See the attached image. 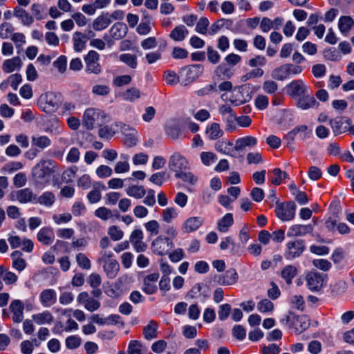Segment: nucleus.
I'll list each match as a JSON object with an SVG mask.
<instances>
[{"mask_svg": "<svg viewBox=\"0 0 354 354\" xmlns=\"http://www.w3.org/2000/svg\"><path fill=\"white\" fill-rule=\"evenodd\" d=\"M55 162L42 160L32 169V175L37 185H45L50 181L51 174L55 171Z\"/></svg>", "mask_w": 354, "mask_h": 354, "instance_id": "obj_1", "label": "nucleus"}, {"mask_svg": "<svg viewBox=\"0 0 354 354\" xmlns=\"http://www.w3.org/2000/svg\"><path fill=\"white\" fill-rule=\"evenodd\" d=\"M168 167L174 176L180 174L185 170H189L190 164L189 160L180 153L174 152L169 158Z\"/></svg>", "mask_w": 354, "mask_h": 354, "instance_id": "obj_2", "label": "nucleus"}, {"mask_svg": "<svg viewBox=\"0 0 354 354\" xmlns=\"http://www.w3.org/2000/svg\"><path fill=\"white\" fill-rule=\"evenodd\" d=\"M85 72L88 75H98L102 73V66L99 62L100 55L95 50H90L84 56Z\"/></svg>", "mask_w": 354, "mask_h": 354, "instance_id": "obj_3", "label": "nucleus"}, {"mask_svg": "<svg viewBox=\"0 0 354 354\" xmlns=\"http://www.w3.org/2000/svg\"><path fill=\"white\" fill-rule=\"evenodd\" d=\"M59 103L57 95L53 92L41 95L38 101L39 108L47 113L55 112L59 107Z\"/></svg>", "mask_w": 354, "mask_h": 354, "instance_id": "obj_4", "label": "nucleus"}, {"mask_svg": "<svg viewBox=\"0 0 354 354\" xmlns=\"http://www.w3.org/2000/svg\"><path fill=\"white\" fill-rule=\"evenodd\" d=\"M296 205L294 202L277 203L276 216L282 221L292 220L295 216Z\"/></svg>", "mask_w": 354, "mask_h": 354, "instance_id": "obj_5", "label": "nucleus"}, {"mask_svg": "<svg viewBox=\"0 0 354 354\" xmlns=\"http://www.w3.org/2000/svg\"><path fill=\"white\" fill-rule=\"evenodd\" d=\"M174 247V244L169 237L160 235L151 243V250L154 254L164 256Z\"/></svg>", "mask_w": 354, "mask_h": 354, "instance_id": "obj_6", "label": "nucleus"}, {"mask_svg": "<svg viewBox=\"0 0 354 354\" xmlns=\"http://www.w3.org/2000/svg\"><path fill=\"white\" fill-rule=\"evenodd\" d=\"M203 71V67L201 64H194L183 68L179 72L182 84L187 85L189 83L195 81L201 75Z\"/></svg>", "mask_w": 354, "mask_h": 354, "instance_id": "obj_7", "label": "nucleus"}, {"mask_svg": "<svg viewBox=\"0 0 354 354\" xmlns=\"http://www.w3.org/2000/svg\"><path fill=\"white\" fill-rule=\"evenodd\" d=\"M103 112L93 108L87 109L83 115V124L87 129H93L95 125H100V118Z\"/></svg>", "mask_w": 354, "mask_h": 354, "instance_id": "obj_8", "label": "nucleus"}, {"mask_svg": "<svg viewBox=\"0 0 354 354\" xmlns=\"http://www.w3.org/2000/svg\"><path fill=\"white\" fill-rule=\"evenodd\" d=\"M304 249V241L297 239L290 241L286 244V250L284 256L287 259L292 260L299 257L303 253Z\"/></svg>", "mask_w": 354, "mask_h": 354, "instance_id": "obj_9", "label": "nucleus"}, {"mask_svg": "<svg viewBox=\"0 0 354 354\" xmlns=\"http://www.w3.org/2000/svg\"><path fill=\"white\" fill-rule=\"evenodd\" d=\"M335 136L347 131L348 125L351 124V119L348 117H339L332 119L329 122Z\"/></svg>", "mask_w": 354, "mask_h": 354, "instance_id": "obj_10", "label": "nucleus"}, {"mask_svg": "<svg viewBox=\"0 0 354 354\" xmlns=\"http://www.w3.org/2000/svg\"><path fill=\"white\" fill-rule=\"evenodd\" d=\"M318 105L319 103L309 91L296 100V106L303 111L316 108Z\"/></svg>", "mask_w": 354, "mask_h": 354, "instance_id": "obj_11", "label": "nucleus"}, {"mask_svg": "<svg viewBox=\"0 0 354 354\" xmlns=\"http://www.w3.org/2000/svg\"><path fill=\"white\" fill-rule=\"evenodd\" d=\"M288 88L289 89V95L295 100L309 91V88L301 80L291 82L288 85Z\"/></svg>", "mask_w": 354, "mask_h": 354, "instance_id": "obj_12", "label": "nucleus"}, {"mask_svg": "<svg viewBox=\"0 0 354 354\" xmlns=\"http://www.w3.org/2000/svg\"><path fill=\"white\" fill-rule=\"evenodd\" d=\"M77 301L78 303L83 304L84 308L91 312L97 310L100 306V301L91 297L86 292H80L77 296Z\"/></svg>", "mask_w": 354, "mask_h": 354, "instance_id": "obj_13", "label": "nucleus"}, {"mask_svg": "<svg viewBox=\"0 0 354 354\" xmlns=\"http://www.w3.org/2000/svg\"><path fill=\"white\" fill-rule=\"evenodd\" d=\"M160 277L159 273L154 272L146 276L143 279L142 290L147 295H152L157 291L156 282Z\"/></svg>", "mask_w": 354, "mask_h": 354, "instance_id": "obj_14", "label": "nucleus"}, {"mask_svg": "<svg viewBox=\"0 0 354 354\" xmlns=\"http://www.w3.org/2000/svg\"><path fill=\"white\" fill-rule=\"evenodd\" d=\"M143 232L140 229L134 230L129 237V241L137 252H144L147 249V244L142 241Z\"/></svg>", "mask_w": 354, "mask_h": 354, "instance_id": "obj_15", "label": "nucleus"}, {"mask_svg": "<svg viewBox=\"0 0 354 354\" xmlns=\"http://www.w3.org/2000/svg\"><path fill=\"white\" fill-rule=\"evenodd\" d=\"M306 280L310 290L317 291L322 287L324 278L320 273L311 271L306 274Z\"/></svg>", "mask_w": 354, "mask_h": 354, "instance_id": "obj_16", "label": "nucleus"}, {"mask_svg": "<svg viewBox=\"0 0 354 354\" xmlns=\"http://www.w3.org/2000/svg\"><path fill=\"white\" fill-rule=\"evenodd\" d=\"M15 198L21 203H36L37 195L29 188H25L11 194V198Z\"/></svg>", "mask_w": 354, "mask_h": 354, "instance_id": "obj_17", "label": "nucleus"}, {"mask_svg": "<svg viewBox=\"0 0 354 354\" xmlns=\"http://www.w3.org/2000/svg\"><path fill=\"white\" fill-rule=\"evenodd\" d=\"M313 230L312 225L295 224L291 225L287 232L288 237L304 236L307 234H310Z\"/></svg>", "mask_w": 354, "mask_h": 354, "instance_id": "obj_18", "label": "nucleus"}, {"mask_svg": "<svg viewBox=\"0 0 354 354\" xmlns=\"http://www.w3.org/2000/svg\"><path fill=\"white\" fill-rule=\"evenodd\" d=\"M121 131L124 136V142L127 147H132L137 144V131L135 129L130 127L129 125L122 124Z\"/></svg>", "mask_w": 354, "mask_h": 354, "instance_id": "obj_19", "label": "nucleus"}, {"mask_svg": "<svg viewBox=\"0 0 354 354\" xmlns=\"http://www.w3.org/2000/svg\"><path fill=\"white\" fill-rule=\"evenodd\" d=\"M24 305L19 299L13 300L10 304V310L12 313V320L16 323L22 322L24 319Z\"/></svg>", "mask_w": 354, "mask_h": 354, "instance_id": "obj_20", "label": "nucleus"}, {"mask_svg": "<svg viewBox=\"0 0 354 354\" xmlns=\"http://www.w3.org/2000/svg\"><path fill=\"white\" fill-rule=\"evenodd\" d=\"M13 15L25 26H30L34 22L33 17L20 6L14 8Z\"/></svg>", "mask_w": 354, "mask_h": 354, "instance_id": "obj_21", "label": "nucleus"}, {"mask_svg": "<svg viewBox=\"0 0 354 354\" xmlns=\"http://www.w3.org/2000/svg\"><path fill=\"white\" fill-rule=\"evenodd\" d=\"M203 223V219L200 216H193L186 219L182 225V230L185 233L197 230Z\"/></svg>", "mask_w": 354, "mask_h": 354, "instance_id": "obj_22", "label": "nucleus"}, {"mask_svg": "<svg viewBox=\"0 0 354 354\" xmlns=\"http://www.w3.org/2000/svg\"><path fill=\"white\" fill-rule=\"evenodd\" d=\"M238 280V274L235 269L230 268L219 276L218 283L223 286L234 284Z\"/></svg>", "mask_w": 354, "mask_h": 354, "instance_id": "obj_23", "label": "nucleus"}, {"mask_svg": "<svg viewBox=\"0 0 354 354\" xmlns=\"http://www.w3.org/2000/svg\"><path fill=\"white\" fill-rule=\"evenodd\" d=\"M89 37L80 31L75 32L73 35V49L77 53L82 52L86 48V44Z\"/></svg>", "mask_w": 354, "mask_h": 354, "instance_id": "obj_24", "label": "nucleus"}, {"mask_svg": "<svg viewBox=\"0 0 354 354\" xmlns=\"http://www.w3.org/2000/svg\"><path fill=\"white\" fill-rule=\"evenodd\" d=\"M257 139L253 136H245L239 138L235 142L234 150L235 151H243L246 147L252 148L257 145Z\"/></svg>", "mask_w": 354, "mask_h": 354, "instance_id": "obj_25", "label": "nucleus"}, {"mask_svg": "<svg viewBox=\"0 0 354 354\" xmlns=\"http://www.w3.org/2000/svg\"><path fill=\"white\" fill-rule=\"evenodd\" d=\"M38 241L44 245H50L54 239L55 234L50 227H45L39 230L37 235Z\"/></svg>", "mask_w": 354, "mask_h": 354, "instance_id": "obj_26", "label": "nucleus"}, {"mask_svg": "<svg viewBox=\"0 0 354 354\" xmlns=\"http://www.w3.org/2000/svg\"><path fill=\"white\" fill-rule=\"evenodd\" d=\"M39 300L44 307H50L57 301L56 292L53 289H46L39 295Z\"/></svg>", "mask_w": 354, "mask_h": 354, "instance_id": "obj_27", "label": "nucleus"}, {"mask_svg": "<svg viewBox=\"0 0 354 354\" xmlns=\"http://www.w3.org/2000/svg\"><path fill=\"white\" fill-rule=\"evenodd\" d=\"M31 143L38 151H41L50 146L51 140L46 136L36 134L31 137Z\"/></svg>", "mask_w": 354, "mask_h": 354, "instance_id": "obj_28", "label": "nucleus"}, {"mask_svg": "<svg viewBox=\"0 0 354 354\" xmlns=\"http://www.w3.org/2000/svg\"><path fill=\"white\" fill-rule=\"evenodd\" d=\"M338 28L343 35L347 36L354 28V20L349 16H342L339 19Z\"/></svg>", "mask_w": 354, "mask_h": 354, "instance_id": "obj_29", "label": "nucleus"}, {"mask_svg": "<svg viewBox=\"0 0 354 354\" xmlns=\"http://www.w3.org/2000/svg\"><path fill=\"white\" fill-rule=\"evenodd\" d=\"M10 257L12 260V266L13 268L19 272H21L25 269L26 267V262L23 258V254L19 250H15L11 254Z\"/></svg>", "mask_w": 354, "mask_h": 354, "instance_id": "obj_30", "label": "nucleus"}, {"mask_svg": "<svg viewBox=\"0 0 354 354\" xmlns=\"http://www.w3.org/2000/svg\"><path fill=\"white\" fill-rule=\"evenodd\" d=\"M106 187L100 182H96L93 184V189L87 194V198L91 203H95L100 201V189H105Z\"/></svg>", "mask_w": 354, "mask_h": 354, "instance_id": "obj_31", "label": "nucleus"}, {"mask_svg": "<svg viewBox=\"0 0 354 354\" xmlns=\"http://www.w3.org/2000/svg\"><path fill=\"white\" fill-rule=\"evenodd\" d=\"M189 35V30L184 25L176 26L169 33V37L175 41H183Z\"/></svg>", "mask_w": 354, "mask_h": 354, "instance_id": "obj_32", "label": "nucleus"}, {"mask_svg": "<svg viewBox=\"0 0 354 354\" xmlns=\"http://www.w3.org/2000/svg\"><path fill=\"white\" fill-rule=\"evenodd\" d=\"M103 269L108 278L114 279L120 270V264L117 260L112 259V261L103 264Z\"/></svg>", "mask_w": 354, "mask_h": 354, "instance_id": "obj_33", "label": "nucleus"}, {"mask_svg": "<svg viewBox=\"0 0 354 354\" xmlns=\"http://www.w3.org/2000/svg\"><path fill=\"white\" fill-rule=\"evenodd\" d=\"M111 22L109 13H103L94 20L93 27L97 31L102 30L106 28Z\"/></svg>", "mask_w": 354, "mask_h": 354, "instance_id": "obj_34", "label": "nucleus"}, {"mask_svg": "<svg viewBox=\"0 0 354 354\" xmlns=\"http://www.w3.org/2000/svg\"><path fill=\"white\" fill-rule=\"evenodd\" d=\"M214 73L220 80H225L231 78L234 72L232 67L226 64H221L216 68Z\"/></svg>", "mask_w": 354, "mask_h": 354, "instance_id": "obj_35", "label": "nucleus"}, {"mask_svg": "<svg viewBox=\"0 0 354 354\" xmlns=\"http://www.w3.org/2000/svg\"><path fill=\"white\" fill-rule=\"evenodd\" d=\"M158 324L156 321L151 320L147 326L143 328V335L147 340L155 339L158 336Z\"/></svg>", "mask_w": 354, "mask_h": 354, "instance_id": "obj_36", "label": "nucleus"}, {"mask_svg": "<svg viewBox=\"0 0 354 354\" xmlns=\"http://www.w3.org/2000/svg\"><path fill=\"white\" fill-rule=\"evenodd\" d=\"M233 223L234 219L232 214L227 213L218 221L217 229L221 232H227Z\"/></svg>", "mask_w": 354, "mask_h": 354, "instance_id": "obj_37", "label": "nucleus"}, {"mask_svg": "<svg viewBox=\"0 0 354 354\" xmlns=\"http://www.w3.org/2000/svg\"><path fill=\"white\" fill-rule=\"evenodd\" d=\"M113 38L120 39L123 38L127 32V26L124 23H115L110 30Z\"/></svg>", "mask_w": 354, "mask_h": 354, "instance_id": "obj_38", "label": "nucleus"}, {"mask_svg": "<svg viewBox=\"0 0 354 354\" xmlns=\"http://www.w3.org/2000/svg\"><path fill=\"white\" fill-rule=\"evenodd\" d=\"M21 65V59L19 57H15L4 61L2 68L5 73H10L20 68Z\"/></svg>", "mask_w": 354, "mask_h": 354, "instance_id": "obj_39", "label": "nucleus"}, {"mask_svg": "<svg viewBox=\"0 0 354 354\" xmlns=\"http://www.w3.org/2000/svg\"><path fill=\"white\" fill-rule=\"evenodd\" d=\"M205 133L209 140H213L222 137L223 131L218 123L214 122L207 127Z\"/></svg>", "mask_w": 354, "mask_h": 354, "instance_id": "obj_40", "label": "nucleus"}, {"mask_svg": "<svg viewBox=\"0 0 354 354\" xmlns=\"http://www.w3.org/2000/svg\"><path fill=\"white\" fill-rule=\"evenodd\" d=\"M297 269L292 265L286 266L281 272V277L288 284H290L292 283V279L297 275Z\"/></svg>", "mask_w": 354, "mask_h": 354, "instance_id": "obj_41", "label": "nucleus"}, {"mask_svg": "<svg viewBox=\"0 0 354 354\" xmlns=\"http://www.w3.org/2000/svg\"><path fill=\"white\" fill-rule=\"evenodd\" d=\"M55 201V196L51 192H44L38 198H37L36 202H38L40 205L50 207Z\"/></svg>", "mask_w": 354, "mask_h": 354, "instance_id": "obj_42", "label": "nucleus"}, {"mask_svg": "<svg viewBox=\"0 0 354 354\" xmlns=\"http://www.w3.org/2000/svg\"><path fill=\"white\" fill-rule=\"evenodd\" d=\"M33 320L39 325L50 324L53 320L52 314L48 311H44L32 315Z\"/></svg>", "mask_w": 354, "mask_h": 354, "instance_id": "obj_43", "label": "nucleus"}, {"mask_svg": "<svg viewBox=\"0 0 354 354\" xmlns=\"http://www.w3.org/2000/svg\"><path fill=\"white\" fill-rule=\"evenodd\" d=\"M175 177L191 185H195L198 181V177L189 170H185L180 174H177Z\"/></svg>", "mask_w": 354, "mask_h": 354, "instance_id": "obj_44", "label": "nucleus"}, {"mask_svg": "<svg viewBox=\"0 0 354 354\" xmlns=\"http://www.w3.org/2000/svg\"><path fill=\"white\" fill-rule=\"evenodd\" d=\"M233 144L232 142L227 140H218L215 143V149L223 154L226 155H230L233 156V155L231 154L232 151V147Z\"/></svg>", "mask_w": 354, "mask_h": 354, "instance_id": "obj_45", "label": "nucleus"}, {"mask_svg": "<svg viewBox=\"0 0 354 354\" xmlns=\"http://www.w3.org/2000/svg\"><path fill=\"white\" fill-rule=\"evenodd\" d=\"M121 97L124 100L134 102L140 97V91L139 89L132 87L121 93Z\"/></svg>", "mask_w": 354, "mask_h": 354, "instance_id": "obj_46", "label": "nucleus"}, {"mask_svg": "<svg viewBox=\"0 0 354 354\" xmlns=\"http://www.w3.org/2000/svg\"><path fill=\"white\" fill-rule=\"evenodd\" d=\"M128 196L135 198H142L146 194L145 189L142 186L132 185L126 189Z\"/></svg>", "mask_w": 354, "mask_h": 354, "instance_id": "obj_47", "label": "nucleus"}, {"mask_svg": "<svg viewBox=\"0 0 354 354\" xmlns=\"http://www.w3.org/2000/svg\"><path fill=\"white\" fill-rule=\"evenodd\" d=\"M145 348L138 340H131L127 348V354H143Z\"/></svg>", "mask_w": 354, "mask_h": 354, "instance_id": "obj_48", "label": "nucleus"}, {"mask_svg": "<svg viewBox=\"0 0 354 354\" xmlns=\"http://www.w3.org/2000/svg\"><path fill=\"white\" fill-rule=\"evenodd\" d=\"M292 324L297 330H305L309 325L307 317L305 316H294Z\"/></svg>", "mask_w": 354, "mask_h": 354, "instance_id": "obj_49", "label": "nucleus"}, {"mask_svg": "<svg viewBox=\"0 0 354 354\" xmlns=\"http://www.w3.org/2000/svg\"><path fill=\"white\" fill-rule=\"evenodd\" d=\"M161 216L164 222L169 223L178 216V212L174 207H167L162 210Z\"/></svg>", "mask_w": 354, "mask_h": 354, "instance_id": "obj_50", "label": "nucleus"}, {"mask_svg": "<svg viewBox=\"0 0 354 354\" xmlns=\"http://www.w3.org/2000/svg\"><path fill=\"white\" fill-rule=\"evenodd\" d=\"M13 26L9 22H4L0 25V37L7 39L12 36L14 32Z\"/></svg>", "mask_w": 354, "mask_h": 354, "instance_id": "obj_51", "label": "nucleus"}, {"mask_svg": "<svg viewBox=\"0 0 354 354\" xmlns=\"http://www.w3.org/2000/svg\"><path fill=\"white\" fill-rule=\"evenodd\" d=\"M274 178L271 180V183L274 185H279L283 180L288 177V174L286 171H281L279 168H275L272 170Z\"/></svg>", "mask_w": 354, "mask_h": 354, "instance_id": "obj_52", "label": "nucleus"}, {"mask_svg": "<svg viewBox=\"0 0 354 354\" xmlns=\"http://www.w3.org/2000/svg\"><path fill=\"white\" fill-rule=\"evenodd\" d=\"M271 76L273 79L282 81L288 77L286 64L276 68L272 72Z\"/></svg>", "mask_w": 354, "mask_h": 354, "instance_id": "obj_53", "label": "nucleus"}, {"mask_svg": "<svg viewBox=\"0 0 354 354\" xmlns=\"http://www.w3.org/2000/svg\"><path fill=\"white\" fill-rule=\"evenodd\" d=\"M120 60L131 68L137 67V57L134 55L124 53L120 55Z\"/></svg>", "mask_w": 354, "mask_h": 354, "instance_id": "obj_54", "label": "nucleus"}, {"mask_svg": "<svg viewBox=\"0 0 354 354\" xmlns=\"http://www.w3.org/2000/svg\"><path fill=\"white\" fill-rule=\"evenodd\" d=\"M200 158L202 163L205 166H209L217 160L216 155L210 151L201 152L200 154Z\"/></svg>", "mask_w": 354, "mask_h": 354, "instance_id": "obj_55", "label": "nucleus"}, {"mask_svg": "<svg viewBox=\"0 0 354 354\" xmlns=\"http://www.w3.org/2000/svg\"><path fill=\"white\" fill-rule=\"evenodd\" d=\"M92 93L98 96H106L110 93L111 89L109 86L104 84H95L92 87Z\"/></svg>", "mask_w": 354, "mask_h": 354, "instance_id": "obj_56", "label": "nucleus"}, {"mask_svg": "<svg viewBox=\"0 0 354 354\" xmlns=\"http://www.w3.org/2000/svg\"><path fill=\"white\" fill-rule=\"evenodd\" d=\"M257 307L259 312H261L262 313H266L268 312H272L273 310L274 304L271 301H270L267 299H264L261 300L257 304Z\"/></svg>", "mask_w": 354, "mask_h": 354, "instance_id": "obj_57", "label": "nucleus"}, {"mask_svg": "<svg viewBox=\"0 0 354 354\" xmlns=\"http://www.w3.org/2000/svg\"><path fill=\"white\" fill-rule=\"evenodd\" d=\"M95 216L103 221H106L113 216V213L111 209L100 207L95 211Z\"/></svg>", "mask_w": 354, "mask_h": 354, "instance_id": "obj_58", "label": "nucleus"}, {"mask_svg": "<svg viewBox=\"0 0 354 354\" xmlns=\"http://www.w3.org/2000/svg\"><path fill=\"white\" fill-rule=\"evenodd\" d=\"M78 266L84 270H89L91 267L89 259L83 253H79L76 256Z\"/></svg>", "mask_w": 354, "mask_h": 354, "instance_id": "obj_59", "label": "nucleus"}, {"mask_svg": "<svg viewBox=\"0 0 354 354\" xmlns=\"http://www.w3.org/2000/svg\"><path fill=\"white\" fill-rule=\"evenodd\" d=\"M82 342V339L76 335H71L65 340L66 346L68 349H75L78 348Z\"/></svg>", "mask_w": 354, "mask_h": 354, "instance_id": "obj_60", "label": "nucleus"}, {"mask_svg": "<svg viewBox=\"0 0 354 354\" xmlns=\"http://www.w3.org/2000/svg\"><path fill=\"white\" fill-rule=\"evenodd\" d=\"M95 173L99 178H104L110 177L113 174V171L110 167L102 165L96 169Z\"/></svg>", "mask_w": 354, "mask_h": 354, "instance_id": "obj_61", "label": "nucleus"}, {"mask_svg": "<svg viewBox=\"0 0 354 354\" xmlns=\"http://www.w3.org/2000/svg\"><path fill=\"white\" fill-rule=\"evenodd\" d=\"M209 24V22L207 18L201 17L196 24L195 30L200 34L205 35Z\"/></svg>", "mask_w": 354, "mask_h": 354, "instance_id": "obj_62", "label": "nucleus"}, {"mask_svg": "<svg viewBox=\"0 0 354 354\" xmlns=\"http://www.w3.org/2000/svg\"><path fill=\"white\" fill-rule=\"evenodd\" d=\"M145 227L151 235H157L159 233L160 225L156 220H151L145 223Z\"/></svg>", "mask_w": 354, "mask_h": 354, "instance_id": "obj_63", "label": "nucleus"}, {"mask_svg": "<svg viewBox=\"0 0 354 354\" xmlns=\"http://www.w3.org/2000/svg\"><path fill=\"white\" fill-rule=\"evenodd\" d=\"M22 241L23 239L16 235L15 232L8 234V241L12 249L21 247Z\"/></svg>", "mask_w": 354, "mask_h": 354, "instance_id": "obj_64", "label": "nucleus"}]
</instances>
